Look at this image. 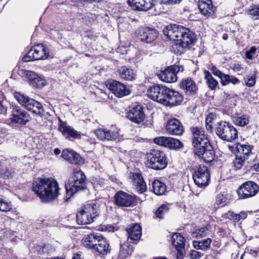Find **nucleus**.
<instances>
[{"mask_svg":"<svg viewBox=\"0 0 259 259\" xmlns=\"http://www.w3.org/2000/svg\"><path fill=\"white\" fill-rule=\"evenodd\" d=\"M163 32L170 40L176 41L172 46L176 53H183L194 45L196 40L195 32L182 25L169 24L163 29Z\"/></svg>","mask_w":259,"mask_h":259,"instance_id":"f257e3e1","label":"nucleus"},{"mask_svg":"<svg viewBox=\"0 0 259 259\" xmlns=\"http://www.w3.org/2000/svg\"><path fill=\"white\" fill-rule=\"evenodd\" d=\"M193 135L192 145L194 153L206 163L214 159L215 152L209 140L201 127H193L191 128Z\"/></svg>","mask_w":259,"mask_h":259,"instance_id":"f03ea898","label":"nucleus"},{"mask_svg":"<svg viewBox=\"0 0 259 259\" xmlns=\"http://www.w3.org/2000/svg\"><path fill=\"white\" fill-rule=\"evenodd\" d=\"M32 191L42 202H49L57 198L59 187L56 180L53 178H38L32 183Z\"/></svg>","mask_w":259,"mask_h":259,"instance_id":"7ed1b4c3","label":"nucleus"},{"mask_svg":"<svg viewBox=\"0 0 259 259\" xmlns=\"http://www.w3.org/2000/svg\"><path fill=\"white\" fill-rule=\"evenodd\" d=\"M66 194L69 197L74 194L84 190L86 187V177L81 170L74 171L65 183Z\"/></svg>","mask_w":259,"mask_h":259,"instance_id":"20e7f679","label":"nucleus"},{"mask_svg":"<svg viewBox=\"0 0 259 259\" xmlns=\"http://www.w3.org/2000/svg\"><path fill=\"white\" fill-rule=\"evenodd\" d=\"M14 97L20 104L32 114L39 116L43 115L44 108L39 102L19 92L14 93Z\"/></svg>","mask_w":259,"mask_h":259,"instance_id":"39448f33","label":"nucleus"},{"mask_svg":"<svg viewBox=\"0 0 259 259\" xmlns=\"http://www.w3.org/2000/svg\"><path fill=\"white\" fill-rule=\"evenodd\" d=\"M146 165L148 167L156 170L163 169L167 165L166 154L160 150H151L147 154Z\"/></svg>","mask_w":259,"mask_h":259,"instance_id":"423d86ee","label":"nucleus"},{"mask_svg":"<svg viewBox=\"0 0 259 259\" xmlns=\"http://www.w3.org/2000/svg\"><path fill=\"white\" fill-rule=\"evenodd\" d=\"M215 133L221 139L226 142H232L238 137L237 130L232 124L226 121L218 123Z\"/></svg>","mask_w":259,"mask_h":259,"instance_id":"0eeeda50","label":"nucleus"},{"mask_svg":"<svg viewBox=\"0 0 259 259\" xmlns=\"http://www.w3.org/2000/svg\"><path fill=\"white\" fill-rule=\"evenodd\" d=\"M169 91L170 89L165 85L155 84L149 88L147 95L152 100L165 105Z\"/></svg>","mask_w":259,"mask_h":259,"instance_id":"6e6552de","label":"nucleus"},{"mask_svg":"<svg viewBox=\"0 0 259 259\" xmlns=\"http://www.w3.org/2000/svg\"><path fill=\"white\" fill-rule=\"evenodd\" d=\"M259 192V186L252 181L244 182L237 189L238 197L241 199H248L255 196Z\"/></svg>","mask_w":259,"mask_h":259,"instance_id":"1a4fd4ad","label":"nucleus"},{"mask_svg":"<svg viewBox=\"0 0 259 259\" xmlns=\"http://www.w3.org/2000/svg\"><path fill=\"white\" fill-rule=\"evenodd\" d=\"M49 56L48 50L44 45L38 44L32 47L24 56L22 60L24 62H29L33 60H44Z\"/></svg>","mask_w":259,"mask_h":259,"instance_id":"9d476101","label":"nucleus"},{"mask_svg":"<svg viewBox=\"0 0 259 259\" xmlns=\"http://www.w3.org/2000/svg\"><path fill=\"white\" fill-rule=\"evenodd\" d=\"M126 114L127 118L136 124H142L147 126H149L152 124L150 122L146 123L144 121L145 114L143 107L141 105L132 106Z\"/></svg>","mask_w":259,"mask_h":259,"instance_id":"9b49d317","label":"nucleus"},{"mask_svg":"<svg viewBox=\"0 0 259 259\" xmlns=\"http://www.w3.org/2000/svg\"><path fill=\"white\" fill-rule=\"evenodd\" d=\"M193 179L199 187L207 186L210 180V173L207 167L203 165L196 166L193 174Z\"/></svg>","mask_w":259,"mask_h":259,"instance_id":"f8f14e48","label":"nucleus"},{"mask_svg":"<svg viewBox=\"0 0 259 259\" xmlns=\"http://www.w3.org/2000/svg\"><path fill=\"white\" fill-rule=\"evenodd\" d=\"M113 202L120 207H131L136 203L135 195H130L123 191H118L113 197Z\"/></svg>","mask_w":259,"mask_h":259,"instance_id":"ddd939ff","label":"nucleus"},{"mask_svg":"<svg viewBox=\"0 0 259 259\" xmlns=\"http://www.w3.org/2000/svg\"><path fill=\"white\" fill-rule=\"evenodd\" d=\"M183 68L182 66L175 64L166 68L158 74V77L166 82H175L177 80V74L179 71H182Z\"/></svg>","mask_w":259,"mask_h":259,"instance_id":"4468645a","label":"nucleus"},{"mask_svg":"<svg viewBox=\"0 0 259 259\" xmlns=\"http://www.w3.org/2000/svg\"><path fill=\"white\" fill-rule=\"evenodd\" d=\"M95 134L98 139L102 141H114L119 136L118 130L113 125L109 128H98L95 131Z\"/></svg>","mask_w":259,"mask_h":259,"instance_id":"2eb2a0df","label":"nucleus"},{"mask_svg":"<svg viewBox=\"0 0 259 259\" xmlns=\"http://www.w3.org/2000/svg\"><path fill=\"white\" fill-rule=\"evenodd\" d=\"M10 119L11 122L25 125L31 119L30 115L18 106H13Z\"/></svg>","mask_w":259,"mask_h":259,"instance_id":"dca6fc26","label":"nucleus"},{"mask_svg":"<svg viewBox=\"0 0 259 259\" xmlns=\"http://www.w3.org/2000/svg\"><path fill=\"white\" fill-rule=\"evenodd\" d=\"M154 143L169 149L179 150L184 147L183 143L179 140L171 137H159L153 139Z\"/></svg>","mask_w":259,"mask_h":259,"instance_id":"f3484780","label":"nucleus"},{"mask_svg":"<svg viewBox=\"0 0 259 259\" xmlns=\"http://www.w3.org/2000/svg\"><path fill=\"white\" fill-rule=\"evenodd\" d=\"M171 244L177 251V259H183L185 255V239L179 233H175L171 238Z\"/></svg>","mask_w":259,"mask_h":259,"instance_id":"a211bd4d","label":"nucleus"},{"mask_svg":"<svg viewBox=\"0 0 259 259\" xmlns=\"http://www.w3.org/2000/svg\"><path fill=\"white\" fill-rule=\"evenodd\" d=\"M136 33L138 38L146 43L153 42L158 36V32L155 29L148 27L139 28Z\"/></svg>","mask_w":259,"mask_h":259,"instance_id":"6ab92c4d","label":"nucleus"},{"mask_svg":"<svg viewBox=\"0 0 259 259\" xmlns=\"http://www.w3.org/2000/svg\"><path fill=\"white\" fill-rule=\"evenodd\" d=\"M108 89L116 97L121 98L129 95L130 90L124 84L115 80H112L108 82Z\"/></svg>","mask_w":259,"mask_h":259,"instance_id":"aec40b11","label":"nucleus"},{"mask_svg":"<svg viewBox=\"0 0 259 259\" xmlns=\"http://www.w3.org/2000/svg\"><path fill=\"white\" fill-rule=\"evenodd\" d=\"M59 131L66 138L70 140L79 139L81 138V133L75 130L70 126L67 125L66 122L59 119Z\"/></svg>","mask_w":259,"mask_h":259,"instance_id":"412c9836","label":"nucleus"},{"mask_svg":"<svg viewBox=\"0 0 259 259\" xmlns=\"http://www.w3.org/2000/svg\"><path fill=\"white\" fill-rule=\"evenodd\" d=\"M156 0H130L127 1L128 6L137 11H146L151 9L156 5Z\"/></svg>","mask_w":259,"mask_h":259,"instance_id":"4be33fe9","label":"nucleus"},{"mask_svg":"<svg viewBox=\"0 0 259 259\" xmlns=\"http://www.w3.org/2000/svg\"><path fill=\"white\" fill-rule=\"evenodd\" d=\"M165 130L169 134L176 136H181L184 132L182 123L176 118L168 120L165 125Z\"/></svg>","mask_w":259,"mask_h":259,"instance_id":"5701e85b","label":"nucleus"},{"mask_svg":"<svg viewBox=\"0 0 259 259\" xmlns=\"http://www.w3.org/2000/svg\"><path fill=\"white\" fill-rule=\"evenodd\" d=\"M128 236L127 241L131 243L137 244L142 235V228L139 224H135L126 229Z\"/></svg>","mask_w":259,"mask_h":259,"instance_id":"b1692460","label":"nucleus"},{"mask_svg":"<svg viewBox=\"0 0 259 259\" xmlns=\"http://www.w3.org/2000/svg\"><path fill=\"white\" fill-rule=\"evenodd\" d=\"M198 7L201 13L207 17L212 16L216 9L211 0H199Z\"/></svg>","mask_w":259,"mask_h":259,"instance_id":"393cba45","label":"nucleus"},{"mask_svg":"<svg viewBox=\"0 0 259 259\" xmlns=\"http://www.w3.org/2000/svg\"><path fill=\"white\" fill-rule=\"evenodd\" d=\"M169 92L165 106L171 107L181 104L183 100V95L179 92L170 89Z\"/></svg>","mask_w":259,"mask_h":259,"instance_id":"a878e982","label":"nucleus"},{"mask_svg":"<svg viewBox=\"0 0 259 259\" xmlns=\"http://www.w3.org/2000/svg\"><path fill=\"white\" fill-rule=\"evenodd\" d=\"M101 238L104 237L97 233H91L87 235L83 239V244L86 248L94 249L96 247V245L100 243Z\"/></svg>","mask_w":259,"mask_h":259,"instance_id":"bb28decb","label":"nucleus"},{"mask_svg":"<svg viewBox=\"0 0 259 259\" xmlns=\"http://www.w3.org/2000/svg\"><path fill=\"white\" fill-rule=\"evenodd\" d=\"M109 243L105 238H101L100 243L96 245V247L93 249V251L97 253V255L103 257L110 252Z\"/></svg>","mask_w":259,"mask_h":259,"instance_id":"cd10ccee","label":"nucleus"},{"mask_svg":"<svg viewBox=\"0 0 259 259\" xmlns=\"http://www.w3.org/2000/svg\"><path fill=\"white\" fill-rule=\"evenodd\" d=\"M180 86L187 95L195 94L197 90L195 82L191 78L183 79Z\"/></svg>","mask_w":259,"mask_h":259,"instance_id":"c85d7f7f","label":"nucleus"},{"mask_svg":"<svg viewBox=\"0 0 259 259\" xmlns=\"http://www.w3.org/2000/svg\"><path fill=\"white\" fill-rule=\"evenodd\" d=\"M119 77L125 80L132 81L136 79V74L130 67L123 66L118 69Z\"/></svg>","mask_w":259,"mask_h":259,"instance_id":"c756f323","label":"nucleus"},{"mask_svg":"<svg viewBox=\"0 0 259 259\" xmlns=\"http://www.w3.org/2000/svg\"><path fill=\"white\" fill-rule=\"evenodd\" d=\"M27 75L29 76L30 83L33 87L41 89L46 85V79L44 77L39 76L33 72H28Z\"/></svg>","mask_w":259,"mask_h":259,"instance_id":"7c9ffc66","label":"nucleus"},{"mask_svg":"<svg viewBox=\"0 0 259 259\" xmlns=\"http://www.w3.org/2000/svg\"><path fill=\"white\" fill-rule=\"evenodd\" d=\"M76 222L78 225H87L93 222L92 218L89 213L86 212L85 209L83 208L78 211L76 215Z\"/></svg>","mask_w":259,"mask_h":259,"instance_id":"2f4dec72","label":"nucleus"},{"mask_svg":"<svg viewBox=\"0 0 259 259\" xmlns=\"http://www.w3.org/2000/svg\"><path fill=\"white\" fill-rule=\"evenodd\" d=\"M134 185L136 187L137 191L140 193H143L147 190L146 183L142 176L140 174L137 173L133 175Z\"/></svg>","mask_w":259,"mask_h":259,"instance_id":"473e14b6","label":"nucleus"},{"mask_svg":"<svg viewBox=\"0 0 259 259\" xmlns=\"http://www.w3.org/2000/svg\"><path fill=\"white\" fill-rule=\"evenodd\" d=\"M131 243L127 241L126 242L120 245L118 256V259H124L127 257L133 251V246Z\"/></svg>","mask_w":259,"mask_h":259,"instance_id":"72a5a7b5","label":"nucleus"},{"mask_svg":"<svg viewBox=\"0 0 259 259\" xmlns=\"http://www.w3.org/2000/svg\"><path fill=\"white\" fill-rule=\"evenodd\" d=\"M32 251L38 254H42L44 253H51L53 251V248L50 244H35L32 248Z\"/></svg>","mask_w":259,"mask_h":259,"instance_id":"f704fd0d","label":"nucleus"},{"mask_svg":"<svg viewBox=\"0 0 259 259\" xmlns=\"http://www.w3.org/2000/svg\"><path fill=\"white\" fill-rule=\"evenodd\" d=\"M211 242V239L207 238L199 241H193V245L196 249H200L203 251H206L210 248V244Z\"/></svg>","mask_w":259,"mask_h":259,"instance_id":"c9c22d12","label":"nucleus"},{"mask_svg":"<svg viewBox=\"0 0 259 259\" xmlns=\"http://www.w3.org/2000/svg\"><path fill=\"white\" fill-rule=\"evenodd\" d=\"M152 189L156 195H162L165 194L166 191V186L161 181L155 180L152 182Z\"/></svg>","mask_w":259,"mask_h":259,"instance_id":"e433bc0d","label":"nucleus"},{"mask_svg":"<svg viewBox=\"0 0 259 259\" xmlns=\"http://www.w3.org/2000/svg\"><path fill=\"white\" fill-rule=\"evenodd\" d=\"M252 148V146L246 144L238 145L237 146V150L238 154H239V155H242V157H244L245 159L247 160L250 156L253 155L251 151Z\"/></svg>","mask_w":259,"mask_h":259,"instance_id":"4c0bfd02","label":"nucleus"},{"mask_svg":"<svg viewBox=\"0 0 259 259\" xmlns=\"http://www.w3.org/2000/svg\"><path fill=\"white\" fill-rule=\"evenodd\" d=\"M203 74L208 88L212 90H215L219 84L218 81L212 77L210 72L208 70H204Z\"/></svg>","mask_w":259,"mask_h":259,"instance_id":"58836bf2","label":"nucleus"},{"mask_svg":"<svg viewBox=\"0 0 259 259\" xmlns=\"http://www.w3.org/2000/svg\"><path fill=\"white\" fill-rule=\"evenodd\" d=\"M83 208L85 209L86 212L89 213L93 220L94 218L99 215V206L95 203L87 204Z\"/></svg>","mask_w":259,"mask_h":259,"instance_id":"ea45409f","label":"nucleus"},{"mask_svg":"<svg viewBox=\"0 0 259 259\" xmlns=\"http://www.w3.org/2000/svg\"><path fill=\"white\" fill-rule=\"evenodd\" d=\"M247 12L252 20H259V4L251 5L248 9Z\"/></svg>","mask_w":259,"mask_h":259,"instance_id":"a19ab883","label":"nucleus"},{"mask_svg":"<svg viewBox=\"0 0 259 259\" xmlns=\"http://www.w3.org/2000/svg\"><path fill=\"white\" fill-rule=\"evenodd\" d=\"M223 76L222 80H221V83L223 86L228 85L230 83L234 85L238 84L240 82L237 78L233 75L225 74Z\"/></svg>","mask_w":259,"mask_h":259,"instance_id":"79ce46f5","label":"nucleus"},{"mask_svg":"<svg viewBox=\"0 0 259 259\" xmlns=\"http://www.w3.org/2000/svg\"><path fill=\"white\" fill-rule=\"evenodd\" d=\"M234 123L238 126H244L249 123L248 117L245 115H237L233 118Z\"/></svg>","mask_w":259,"mask_h":259,"instance_id":"37998d69","label":"nucleus"},{"mask_svg":"<svg viewBox=\"0 0 259 259\" xmlns=\"http://www.w3.org/2000/svg\"><path fill=\"white\" fill-rule=\"evenodd\" d=\"M169 210V206L166 204H162L158 207L155 212V215L157 218L162 219L164 214L167 212Z\"/></svg>","mask_w":259,"mask_h":259,"instance_id":"c03bdc74","label":"nucleus"},{"mask_svg":"<svg viewBox=\"0 0 259 259\" xmlns=\"http://www.w3.org/2000/svg\"><path fill=\"white\" fill-rule=\"evenodd\" d=\"M229 202L227 197L226 195L222 193L218 194L215 198V204L224 206Z\"/></svg>","mask_w":259,"mask_h":259,"instance_id":"a18cd8bd","label":"nucleus"},{"mask_svg":"<svg viewBox=\"0 0 259 259\" xmlns=\"http://www.w3.org/2000/svg\"><path fill=\"white\" fill-rule=\"evenodd\" d=\"M209 234L208 229L206 227H202L196 230L193 232V237L195 238H202L206 236Z\"/></svg>","mask_w":259,"mask_h":259,"instance_id":"49530a36","label":"nucleus"},{"mask_svg":"<svg viewBox=\"0 0 259 259\" xmlns=\"http://www.w3.org/2000/svg\"><path fill=\"white\" fill-rule=\"evenodd\" d=\"M0 174L5 179H9L13 178L15 175V171L13 168H7L3 169L0 171Z\"/></svg>","mask_w":259,"mask_h":259,"instance_id":"de8ad7c7","label":"nucleus"},{"mask_svg":"<svg viewBox=\"0 0 259 259\" xmlns=\"http://www.w3.org/2000/svg\"><path fill=\"white\" fill-rule=\"evenodd\" d=\"M246 159L244 157H242V155H236V158L233 161L234 166L236 169H240L244 164L245 161Z\"/></svg>","mask_w":259,"mask_h":259,"instance_id":"09e8293b","label":"nucleus"},{"mask_svg":"<svg viewBox=\"0 0 259 259\" xmlns=\"http://www.w3.org/2000/svg\"><path fill=\"white\" fill-rule=\"evenodd\" d=\"M245 85L248 87H253L256 82L255 75H247L244 77Z\"/></svg>","mask_w":259,"mask_h":259,"instance_id":"8fccbe9b","label":"nucleus"},{"mask_svg":"<svg viewBox=\"0 0 259 259\" xmlns=\"http://www.w3.org/2000/svg\"><path fill=\"white\" fill-rule=\"evenodd\" d=\"M82 160L80 156L75 152L74 151L72 153V156H71L69 162L72 164H78L82 163Z\"/></svg>","mask_w":259,"mask_h":259,"instance_id":"3c124183","label":"nucleus"},{"mask_svg":"<svg viewBox=\"0 0 259 259\" xmlns=\"http://www.w3.org/2000/svg\"><path fill=\"white\" fill-rule=\"evenodd\" d=\"M106 182L104 179L97 178L96 179L94 183V186L98 190L104 188L106 186Z\"/></svg>","mask_w":259,"mask_h":259,"instance_id":"603ef678","label":"nucleus"},{"mask_svg":"<svg viewBox=\"0 0 259 259\" xmlns=\"http://www.w3.org/2000/svg\"><path fill=\"white\" fill-rule=\"evenodd\" d=\"M11 209V205L0 196V210L8 211Z\"/></svg>","mask_w":259,"mask_h":259,"instance_id":"864d4df0","label":"nucleus"},{"mask_svg":"<svg viewBox=\"0 0 259 259\" xmlns=\"http://www.w3.org/2000/svg\"><path fill=\"white\" fill-rule=\"evenodd\" d=\"M209 69L214 75L218 76L220 78L221 80H222L224 77L223 75H225V74L222 73L214 65H211L209 66Z\"/></svg>","mask_w":259,"mask_h":259,"instance_id":"5fc2aeb1","label":"nucleus"},{"mask_svg":"<svg viewBox=\"0 0 259 259\" xmlns=\"http://www.w3.org/2000/svg\"><path fill=\"white\" fill-rule=\"evenodd\" d=\"M256 48L255 46L251 47L248 51H246L245 53V57L249 60H252L253 56L255 54Z\"/></svg>","mask_w":259,"mask_h":259,"instance_id":"6e6d98bb","label":"nucleus"},{"mask_svg":"<svg viewBox=\"0 0 259 259\" xmlns=\"http://www.w3.org/2000/svg\"><path fill=\"white\" fill-rule=\"evenodd\" d=\"M73 151V150L69 149H64L62 152L61 156L63 159L69 162Z\"/></svg>","mask_w":259,"mask_h":259,"instance_id":"4d7b16f0","label":"nucleus"},{"mask_svg":"<svg viewBox=\"0 0 259 259\" xmlns=\"http://www.w3.org/2000/svg\"><path fill=\"white\" fill-rule=\"evenodd\" d=\"M189 256L190 259H199L203 256V253L195 250H192L190 251Z\"/></svg>","mask_w":259,"mask_h":259,"instance_id":"13d9d810","label":"nucleus"},{"mask_svg":"<svg viewBox=\"0 0 259 259\" xmlns=\"http://www.w3.org/2000/svg\"><path fill=\"white\" fill-rule=\"evenodd\" d=\"M225 218L226 219H228L230 220H232L234 222H238V219H237V213H235L233 211H229L227 213H226L225 214Z\"/></svg>","mask_w":259,"mask_h":259,"instance_id":"bf43d9fd","label":"nucleus"},{"mask_svg":"<svg viewBox=\"0 0 259 259\" xmlns=\"http://www.w3.org/2000/svg\"><path fill=\"white\" fill-rule=\"evenodd\" d=\"M213 115L212 114H209L208 116L206 117L205 120L206 123V128L207 131L212 132V125L211 124V120L212 119Z\"/></svg>","mask_w":259,"mask_h":259,"instance_id":"052dcab7","label":"nucleus"},{"mask_svg":"<svg viewBox=\"0 0 259 259\" xmlns=\"http://www.w3.org/2000/svg\"><path fill=\"white\" fill-rule=\"evenodd\" d=\"M249 167L252 170L259 171V159L255 158L253 162L250 163Z\"/></svg>","mask_w":259,"mask_h":259,"instance_id":"680f3d73","label":"nucleus"},{"mask_svg":"<svg viewBox=\"0 0 259 259\" xmlns=\"http://www.w3.org/2000/svg\"><path fill=\"white\" fill-rule=\"evenodd\" d=\"M182 0H162L161 2L164 4L169 3V4H178L180 3Z\"/></svg>","mask_w":259,"mask_h":259,"instance_id":"e2e57ef3","label":"nucleus"},{"mask_svg":"<svg viewBox=\"0 0 259 259\" xmlns=\"http://www.w3.org/2000/svg\"><path fill=\"white\" fill-rule=\"evenodd\" d=\"M237 219H238V221L241 220H244L246 218V214L244 212H241L239 213H237Z\"/></svg>","mask_w":259,"mask_h":259,"instance_id":"0e129e2a","label":"nucleus"},{"mask_svg":"<svg viewBox=\"0 0 259 259\" xmlns=\"http://www.w3.org/2000/svg\"><path fill=\"white\" fill-rule=\"evenodd\" d=\"M6 111V108L2 104L1 101H0V114H5Z\"/></svg>","mask_w":259,"mask_h":259,"instance_id":"69168bd1","label":"nucleus"},{"mask_svg":"<svg viewBox=\"0 0 259 259\" xmlns=\"http://www.w3.org/2000/svg\"><path fill=\"white\" fill-rule=\"evenodd\" d=\"M54 152L55 155H58L60 153V150L58 148H55L54 150Z\"/></svg>","mask_w":259,"mask_h":259,"instance_id":"338daca9","label":"nucleus"},{"mask_svg":"<svg viewBox=\"0 0 259 259\" xmlns=\"http://www.w3.org/2000/svg\"><path fill=\"white\" fill-rule=\"evenodd\" d=\"M5 133H6L5 128H0V137H1Z\"/></svg>","mask_w":259,"mask_h":259,"instance_id":"774afa93","label":"nucleus"}]
</instances>
